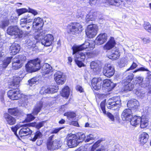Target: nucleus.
I'll return each mask as SVG.
<instances>
[{"instance_id": "5", "label": "nucleus", "mask_w": 151, "mask_h": 151, "mask_svg": "<svg viewBox=\"0 0 151 151\" xmlns=\"http://www.w3.org/2000/svg\"><path fill=\"white\" fill-rule=\"evenodd\" d=\"M67 32L69 33L76 35L82 30V25L80 23L72 22L69 24L67 27Z\"/></svg>"}, {"instance_id": "60", "label": "nucleus", "mask_w": 151, "mask_h": 151, "mask_svg": "<svg viewBox=\"0 0 151 151\" xmlns=\"http://www.w3.org/2000/svg\"><path fill=\"white\" fill-rule=\"evenodd\" d=\"M139 71H149V70L147 68H145V67H141L137 70H134V73H136Z\"/></svg>"}, {"instance_id": "19", "label": "nucleus", "mask_w": 151, "mask_h": 151, "mask_svg": "<svg viewBox=\"0 0 151 151\" xmlns=\"http://www.w3.org/2000/svg\"><path fill=\"white\" fill-rule=\"evenodd\" d=\"M53 40V37L52 35L48 34L42 40L41 43L44 46H49L52 44Z\"/></svg>"}, {"instance_id": "31", "label": "nucleus", "mask_w": 151, "mask_h": 151, "mask_svg": "<svg viewBox=\"0 0 151 151\" xmlns=\"http://www.w3.org/2000/svg\"><path fill=\"white\" fill-rule=\"evenodd\" d=\"M96 13L90 12L87 15L86 17V21L88 22L90 21H94L95 20L96 17Z\"/></svg>"}, {"instance_id": "1", "label": "nucleus", "mask_w": 151, "mask_h": 151, "mask_svg": "<svg viewBox=\"0 0 151 151\" xmlns=\"http://www.w3.org/2000/svg\"><path fill=\"white\" fill-rule=\"evenodd\" d=\"M7 95L12 100H17L20 99L19 103L22 106H26L28 103V100L29 96L21 94L20 91L18 89L9 91L7 92Z\"/></svg>"}, {"instance_id": "49", "label": "nucleus", "mask_w": 151, "mask_h": 151, "mask_svg": "<svg viewBox=\"0 0 151 151\" xmlns=\"http://www.w3.org/2000/svg\"><path fill=\"white\" fill-rule=\"evenodd\" d=\"M49 92L48 88L46 86L42 87L40 91V93L41 94L49 93Z\"/></svg>"}, {"instance_id": "21", "label": "nucleus", "mask_w": 151, "mask_h": 151, "mask_svg": "<svg viewBox=\"0 0 151 151\" xmlns=\"http://www.w3.org/2000/svg\"><path fill=\"white\" fill-rule=\"evenodd\" d=\"M120 56V52L118 49H114L111 51V53L108 55V57L111 59L116 60L118 59Z\"/></svg>"}, {"instance_id": "62", "label": "nucleus", "mask_w": 151, "mask_h": 151, "mask_svg": "<svg viewBox=\"0 0 151 151\" xmlns=\"http://www.w3.org/2000/svg\"><path fill=\"white\" fill-rule=\"evenodd\" d=\"M86 136H85V135L83 134H80L79 135L78 139V140L79 141L80 140H84L85 141V139H86Z\"/></svg>"}, {"instance_id": "53", "label": "nucleus", "mask_w": 151, "mask_h": 151, "mask_svg": "<svg viewBox=\"0 0 151 151\" xmlns=\"http://www.w3.org/2000/svg\"><path fill=\"white\" fill-rule=\"evenodd\" d=\"M133 76L132 74H130L126 78L125 80H124V82L126 83V84L127 83H130L132 80L133 79Z\"/></svg>"}, {"instance_id": "30", "label": "nucleus", "mask_w": 151, "mask_h": 151, "mask_svg": "<svg viewBox=\"0 0 151 151\" xmlns=\"http://www.w3.org/2000/svg\"><path fill=\"white\" fill-rule=\"evenodd\" d=\"M149 136L146 132H142L139 136V140L140 143L143 145L146 143L148 140Z\"/></svg>"}, {"instance_id": "36", "label": "nucleus", "mask_w": 151, "mask_h": 151, "mask_svg": "<svg viewBox=\"0 0 151 151\" xmlns=\"http://www.w3.org/2000/svg\"><path fill=\"white\" fill-rule=\"evenodd\" d=\"M65 116H67V119H68L69 122H70L73 120H75V118L76 117V114L73 112H68L65 113L64 114Z\"/></svg>"}, {"instance_id": "38", "label": "nucleus", "mask_w": 151, "mask_h": 151, "mask_svg": "<svg viewBox=\"0 0 151 151\" xmlns=\"http://www.w3.org/2000/svg\"><path fill=\"white\" fill-rule=\"evenodd\" d=\"M143 78L140 76H137L136 77V79L135 80L137 84H139L141 87H145L147 86V84L143 83Z\"/></svg>"}, {"instance_id": "59", "label": "nucleus", "mask_w": 151, "mask_h": 151, "mask_svg": "<svg viewBox=\"0 0 151 151\" xmlns=\"http://www.w3.org/2000/svg\"><path fill=\"white\" fill-rule=\"evenodd\" d=\"M28 12L31 13L34 16H35L38 14V12L36 10L30 8L29 7L28 8Z\"/></svg>"}, {"instance_id": "61", "label": "nucleus", "mask_w": 151, "mask_h": 151, "mask_svg": "<svg viewBox=\"0 0 151 151\" xmlns=\"http://www.w3.org/2000/svg\"><path fill=\"white\" fill-rule=\"evenodd\" d=\"M107 116L112 121H114V116L109 112H108L107 113Z\"/></svg>"}, {"instance_id": "26", "label": "nucleus", "mask_w": 151, "mask_h": 151, "mask_svg": "<svg viewBox=\"0 0 151 151\" xmlns=\"http://www.w3.org/2000/svg\"><path fill=\"white\" fill-rule=\"evenodd\" d=\"M105 3L107 5H115L119 6L120 5H122L123 4L124 6V3L121 0H105Z\"/></svg>"}, {"instance_id": "17", "label": "nucleus", "mask_w": 151, "mask_h": 151, "mask_svg": "<svg viewBox=\"0 0 151 151\" xmlns=\"http://www.w3.org/2000/svg\"><path fill=\"white\" fill-rule=\"evenodd\" d=\"M19 133V134L20 137H22L30 135L32 134V131L29 128H28L26 125H22Z\"/></svg>"}, {"instance_id": "35", "label": "nucleus", "mask_w": 151, "mask_h": 151, "mask_svg": "<svg viewBox=\"0 0 151 151\" xmlns=\"http://www.w3.org/2000/svg\"><path fill=\"white\" fill-rule=\"evenodd\" d=\"M21 63L19 62L18 60L16 58H14L12 63V68L14 70L17 69L21 67Z\"/></svg>"}, {"instance_id": "14", "label": "nucleus", "mask_w": 151, "mask_h": 151, "mask_svg": "<svg viewBox=\"0 0 151 151\" xmlns=\"http://www.w3.org/2000/svg\"><path fill=\"white\" fill-rule=\"evenodd\" d=\"M55 80L58 84H63L66 80L65 76L63 75L62 72L60 71L55 73L54 75Z\"/></svg>"}, {"instance_id": "57", "label": "nucleus", "mask_w": 151, "mask_h": 151, "mask_svg": "<svg viewBox=\"0 0 151 151\" xmlns=\"http://www.w3.org/2000/svg\"><path fill=\"white\" fill-rule=\"evenodd\" d=\"M9 22L8 20H5L3 21L0 24V27L3 28H4L7 26L9 24Z\"/></svg>"}, {"instance_id": "12", "label": "nucleus", "mask_w": 151, "mask_h": 151, "mask_svg": "<svg viewBox=\"0 0 151 151\" xmlns=\"http://www.w3.org/2000/svg\"><path fill=\"white\" fill-rule=\"evenodd\" d=\"M86 53H84L81 52H78L75 53V60L77 65L79 67L83 65L82 61H83L86 58Z\"/></svg>"}, {"instance_id": "39", "label": "nucleus", "mask_w": 151, "mask_h": 151, "mask_svg": "<svg viewBox=\"0 0 151 151\" xmlns=\"http://www.w3.org/2000/svg\"><path fill=\"white\" fill-rule=\"evenodd\" d=\"M44 33L42 32V30L39 31L37 32H36L34 38L36 40L35 41L37 42L42 39L43 37Z\"/></svg>"}, {"instance_id": "45", "label": "nucleus", "mask_w": 151, "mask_h": 151, "mask_svg": "<svg viewBox=\"0 0 151 151\" xmlns=\"http://www.w3.org/2000/svg\"><path fill=\"white\" fill-rule=\"evenodd\" d=\"M48 88L49 93H53L57 92L58 89V87L56 86H50Z\"/></svg>"}, {"instance_id": "47", "label": "nucleus", "mask_w": 151, "mask_h": 151, "mask_svg": "<svg viewBox=\"0 0 151 151\" xmlns=\"http://www.w3.org/2000/svg\"><path fill=\"white\" fill-rule=\"evenodd\" d=\"M23 18L27 21L28 22H29L30 23L32 22L33 17L32 14H26Z\"/></svg>"}, {"instance_id": "4", "label": "nucleus", "mask_w": 151, "mask_h": 151, "mask_svg": "<svg viewBox=\"0 0 151 151\" xmlns=\"http://www.w3.org/2000/svg\"><path fill=\"white\" fill-rule=\"evenodd\" d=\"M95 47V44L94 42H89L88 41H85V42L81 45L78 46L76 45H74L72 47L73 50V55L75 54L80 51L86 49H88V50H91Z\"/></svg>"}, {"instance_id": "27", "label": "nucleus", "mask_w": 151, "mask_h": 151, "mask_svg": "<svg viewBox=\"0 0 151 151\" xmlns=\"http://www.w3.org/2000/svg\"><path fill=\"white\" fill-rule=\"evenodd\" d=\"M116 84L112 82L109 79H106L103 81V86L105 87H108L109 91L113 89Z\"/></svg>"}, {"instance_id": "28", "label": "nucleus", "mask_w": 151, "mask_h": 151, "mask_svg": "<svg viewBox=\"0 0 151 151\" xmlns=\"http://www.w3.org/2000/svg\"><path fill=\"white\" fill-rule=\"evenodd\" d=\"M141 121V117L135 116L130 120V124L131 125L134 127H137L139 125Z\"/></svg>"}, {"instance_id": "43", "label": "nucleus", "mask_w": 151, "mask_h": 151, "mask_svg": "<svg viewBox=\"0 0 151 151\" xmlns=\"http://www.w3.org/2000/svg\"><path fill=\"white\" fill-rule=\"evenodd\" d=\"M27 43L28 48H34L36 47V44L37 43V41H32V40H27Z\"/></svg>"}, {"instance_id": "16", "label": "nucleus", "mask_w": 151, "mask_h": 151, "mask_svg": "<svg viewBox=\"0 0 151 151\" xmlns=\"http://www.w3.org/2000/svg\"><path fill=\"white\" fill-rule=\"evenodd\" d=\"M133 116L132 111L130 109H126L122 113L121 117L123 121H129Z\"/></svg>"}, {"instance_id": "51", "label": "nucleus", "mask_w": 151, "mask_h": 151, "mask_svg": "<svg viewBox=\"0 0 151 151\" xmlns=\"http://www.w3.org/2000/svg\"><path fill=\"white\" fill-rule=\"evenodd\" d=\"M14 58H17L20 62H21V61H25L26 59V57L23 55H19L17 56Z\"/></svg>"}, {"instance_id": "56", "label": "nucleus", "mask_w": 151, "mask_h": 151, "mask_svg": "<svg viewBox=\"0 0 151 151\" xmlns=\"http://www.w3.org/2000/svg\"><path fill=\"white\" fill-rule=\"evenodd\" d=\"M105 101H104L101 102L100 105L102 111L104 114H106V111L105 110Z\"/></svg>"}, {"instance_id": "58", "label": "nucleus", "mask_w": 151, "mask_h": 151, "mask_svg": "<svg viewBox=\"0 0 151 151\" xmlns=\"http://www.w3.org/2000/svg\"><path fill=\"white\" fill-rule=\"evenodd\" d=\"M5 56V51L0 47V60H2L3 58Z\"/></svg>"}, {"instance_id": "29", "label": "nucleus", "mask_w": 151, "mask_h": 151, "mask_svg": "<svg viewBox=\"0 0 151 151\" xmlns=\"http://www.w3.org/2000/svg\"><path fill=\"white\" fill-rule=\"evenodd\" d=\"M52 70V67L48 64H44L42 67L41 73L43 75L49 73Z\"/></svg>"}, {"instance_id": "9", "label": "nucleus", "mask_w": 151, "mask_h": 151, "mask_svg": "<svg viewBox=\"0 0 151 151\" xmlns=\"http://www.w3.org/2000/svg\"><path fill=\"white\" fill-rule=\"evenodd\" d=\"M98 30V27L95 24L89 25L86 30V34L90 38L94 37L96 35Z\"/></svg>"}, {"instance_id": "18", "label": "nucleus", "mask_w": 151, "mask_h": 151, "mask_svg": "<svg viewBox=\"0 0 151 151\" xmlns=\"http://www.w3.org/2000/svg\"><path fill=\"white\" fill-rule=\"evenodd\" d=\"M107 40V35L105 33L100 34L96 38L94 42L95 45H100L104 43Z\"/></svg>"}, {"instance_id": "40", "label": "nucleus", "mask_w": 151, "mask_h": 151, "mask_svg": "<svg viewBox=\"0 0 151 151\" xmlns=\"http://www.w3.org/2000/svg\"><path fill=\"white\" fill-rule=\"evenodd\" d=\"M8 112L10 114L15 116L19 114V111L17 108H9L8 109Z\"/></svg>"}, {"instance_id": "10", "label": "nucleus", "mask_w": 151, "mask_h": 151, "mask_svg": "<svg viewBox=\"0 0 151 151\" xmlns=\"http://www.w3.org/2000/svg\"><path fill=\"white\" fill-rule=\"evenodd\" d=\"M115 71L114 67L111 64H105L103 70V73L105 76L110 78L114 75Z\"/></svg>"}, {"instance_id": "24", "label": "nucleus", "mask_w": 151, "mask_h": 151, "mask_svg": "<svg viewBox=\"0 0 151 151\" xmlns=\"http://www.w3.org/2000/svg\"><path fill=\"white\" fill-rule=\"evenodd\" d=\"M20 48L19 45L16 43H14L10 47V54L11 55H14L18 52Z\"/></svg>"}, {"instance_id": "55", "label": "nucleus", "mask_w": 151, "mask_h": 151, "mask_svg": "<svg viewBox=\"0 0 151 151\" xmlns=\"http://www.w3.org/2000/svg\"><path fill=\"white\" fill-rule=\"evenodd\" d=\"M101 142L100 140H99L96 142L93 145L91 149V151H96L97 150L96 149V148L99 146V144Z\"/></svg>"}, {"instance_id": "44", "label": "nucleus", "mask_w": 151, "mask_h": 151, "mask_svg": "<svg viewBox=\"0 0 151 151\" xmlns=\"http://www.w3.org/2000/svg\"><path fill=\"white\" fill-rule=\"evenodd\" d=\"M124 87V90L127 91H132L134 87V85L131 83H127Z\"/></svg>"}, {"instance_id": "54", "label": "nucleus", "mask_w": 151, "mask_h": 151, "mask_svg": "<svg viewBox=\"0 0 151 151\" xmlns=\"http://www.w3.org/2000/svg\"><path fill=\"white\" fill-rule=\"evenodd\" d=\"M21 125L19 124L16 125L14 127H12L11 129L12 131L14 133V134L16 136L17 135V131L18 129L21 127Z\"/></svg>"}, {"instance_id": "42", "label": "nucleus", "mask_w": 151, "mask_h": 151, "mask_svg": "<svg viewBox=\"0 0 151 151\" xmlns=\"http://www.w3.org/2000/svg\"><path fill=\"white\" fill-rule=\"evenodd\" d=\"M42 136V133L40 131H37L35 133L34 137H31L30 140L33 142H35L37 139L41 138Z\"/></svg>"}, {"instance_id": "48", "label": "nucleus", "mask_w": 151, "mask_h": 151, "mask_svg": "<svg viewBox=\"0 0 151 151\" xmlns=\"http://www.w3.org/2000/svg\"><path fill=\"white\" fill-rule=\"evenodd\" d=\"M28 9L25 8L17 9L16 10V12L19 16L23 14L26 12H28Z\"/></svg>"}, {"instance_id": "11", "label": "nucleus", "mask_w": 151, "mask_h": 151, "mask_svg": "<svg viewBox=\"0 0 151 151\" xmlns=\"http://www.w3.org/2000/svg\"><path fill=\"white\" fill-rule=\"evenodd\" d=\"M67 144L69 147H76L81 141L78 140L77 136L75 134H70L67 137Z\"/></svg>"}, {"instance_id": "63", "label": "nucleus", "mask_w": 151, "mask_h": 151, "mask_svg": "<svg viewBox=\"0 0 151 151\" xmlns=\"http://www.w3.org/2000/svg\"><path fill=\"white\" fill-rule=\"evenodd\" d=\"M76 89L80 92H83V88L80 85H78L76 86Z\"/></svg>"}, {"instance_id": "37", "label": "nucleus", "mask_w": 151, "mask_h": 151, "mask_svg": "<svg viewBox=\"0 0 151 151\" xmlns=\"http://www.w3.org/2000/svg\"><path fill=\"white\" fill-rule=\"evenodd\" d=\"M21 80V78L20 77H14L13 79L12 83L13 86L14 87L13 88V89H15L19 87V84Z\"/></svg>"}, {"instance_id": "8", "label": "nucleus", "mask_w": 151, "mask_h": 151, "mask_svg": "<svg viewBox=\"0 0 151 151\" xmlns=\"http://www.w3.org/2000/svg\"><path fill=\"white\" fill-rule=\"evenodd\" d=\"M7 33L11 35H14L19 37H22L23 33L20 30L17 26L9 27L7 30Z\"/></svg>"}, {"instance_id": "34", "label": "nucleus", "mask_w": 151, "mask_h": 151, "mask_svg": "<svg viewBox=\"0 0 151 151\" xmlns=\"http://www.w3.org/2000/svg\"><path fill=\"white\" fill-rule=\"evenodd\" d=\"M70 93V89L68 86L65 87L62 89L60 93L61 96L65 97L66 99H67Z\"/></svg>"}, {"instance_id": "41", "label": "nucleus", "mask_w": 151, "mask_h": 151, "mask_svg": "<svg viewBox=\"0 0 151 151\" xmlns=\"http://www.w3.org/2000/svg\"><path fill=\"white\" fill-rule=\"evenodd\" d=\"M12 57H9L5 59L3 61L2 66L3 68H6L8 65L11 62Z\"/></svg>"}, {"instance_id": "2", "label": "nucleus", "mask_w": 151, "mask_h": 151, "mask_svg": "<svg viewBox=\"0 0 151 151\" xmlns=\"http://www.w3.org/2000/svg\"><path fill=\"white\" fill-rule=\"evenodd\" d=\"M40 63V60L38 58L30 60L25 65L27 71L32 73L39 70L41 67Z\"/></svg>"}, {"instance_id": "25", "label": "nucleus", "mask_w": 151, "mask_h": 151, "mask_svg": "<svg viewBox=\"0 0 151 151\" xmlns=\"http://www.w3.org/2000/svg\"><path fill=\"white\" fill-rule=\"evenodd\" d=\"M127 106L129 108H130L137 109L139 106V103L137 100L133 99L128 101Z\"/></svg>"}, {"instance_id": "3", "label": "nucleus", "mask_w": 151, "mask_h": 151, "mask_svg": "<svg viewBox=\"0 0 151 151\" xmlns=\"http://www.w3.org/2000/svg\"><path fill=\"white\" fill-rule=\"evenodd\" d=\"M121 105V101L120 97L115 96L108 99L107 102V107L109 109L119 110Z\"/></svg>"}, {"instance_id": "64", "label": "nucleus", "mask_w": 151, "mask_h": 151, "mask_svg": "<svg viewBox=\"0 0 151 151\" xmlns=\"http://www.w3.org/2000/svg\"><path fill=\"white\" fill-rule=\"evenodd\" d=\"M137 65L136 63H133L132 65L129 68H128L127 70V71H128L130 70H132L135 68L137 67Z\"/></svg>"}, {"instance_id": "46", "label": "nucleus", "mask_w": 151, "mask_h": 151, "mask_svg": "<svg viewBox=\"0 0 151 151\" xmlns=\"http://www.w3.org/2000/svg\"><path fill=\"white\" fill-rule=\"evenodd\" d=\"M95 137L92 134H89L87 135L85 139V142H89L90 140H93L95 139Z\"/></svg>"}, {"instance_id": "32", "label": "nucleus", "mask_w": 151, "mask_h": 151, "mask_svg": "<svg viewBox=\"0 0 151 151\" xmlns=\"http://www.w3.org/2000/svg\"><path fill=\"white\" fill-rule=\"evenodd\" d=\"M29 23L26 20L22 17L20 21V25L21 27L24 28L25 30H29L30 28L29 26L27 25V24Z\"/></svg>"}, {"instance_id": "6", "label": "nucleus", "mask_w": 151, "mask_h": 151, "mask_svg": "<svg viewBox=\"0 0 151 151\" xmlns=\"http://www.w3.org/2000/svg\"><path fill=\"white\" fill-rule=\"evenodd\" d=\"M53 135L50 136L47 143V147L49 150H54L58 149L61 146L60 142L59 139L52 140V138Z\"/></svg>"}, {"instance_id": "52", "label": "nucleus", "mask_w": 151, "mask_h": 151, "mask_svg": "<svg viewBox=\"0 0 151 151\" xmlns=\"http://www.w3.org/2000/svg\"><path fill=\"white\" fill-rule=\"evenodd\" d=\"M39 79L37 77H34L32 78L31 80L28 81L29 84L30 86H32L35 84L38 81Z\"/></svg>"}, {"instance_id": "22", "label": "nucleus", "mask_w": 151, "mask_h": 151, "mask_svg": "<svg viewBox=\"0 0 151 151\" xmlns=\"http://www.w3.org/2000/svg\"><path fill=\"white\" fill-rule=\"evenodd\" d=\"M4 117L7 123L10 125H13L16 122L15 119L8 113H5L4 114Z\"/></svg>"}, {"instance_id": "13", "label": "nucleus", "mask_w": 151, "mask_h": 151, "mask_svg": "<svg viewBox=\"0 0 151 151\" xmlns=\"http://www.w3.org/2000/svg\"><path fill=\"white\" fill-rule=\"evenodd\" d=\"M44 23L42 19L40 17L35 18L32 23V28L34 30L40 31L42 30Z\"/></svg>"}, {"instance_id": "7", "label": "nucleus", "mask_w": 151, "mask_h": 151, "mask_svg": "<svg viewBox=\"0 0 151 151\" xmlns=\"http://www.w3.org/2000/svg\"><path fill=\"white\" fill-rule=\"evenodd\" d=\"M42 105L43 102L42 101L37 102L34 108L32 114H29L27 115V120L28 122H30L35 119V117L34 116L37 114L41 110Z\"/></svg>"}, {"instance_id": "20", "label": "nucleus", "mask_w": 151, "mask_h": 151, "mask_svg": "<svg viewBox=\"0 0 151 151\" xmlns=\"http://www.w3.org/2000/svg\"><path fill=\"white\" fill-rule=\"evenodd\" d=\"M102 83L101 78H94L91 81V85L93 88L95 90H98L100 89Z\"/></svg>"}, {"instance_id": "33", "label": "nucleus", "mask_w": 151, "mask_h": 151, "mask_svg": "<svg viewBox=\"0 0 151 151\" xmlns=\"http://www.w3.org/2000/svg\"><path fill=\"white\" fill-rule=\"evenodd\" d=\"M140 127L141 128H145L149 124V121L148 118L144 116L141 117V121L140 123Z\"/></svg>"}, {"instance_id": "15", "label": "nucleus", "mask_w": 151, "mask_h": 151, "mask_svg": "<svg viewBox=\"0 0 151 151\" xmlns=\"http://www.w3.org/2000/svg\"><path fill=\"white\" fill-rule=\"evenodd\" d=\"M90 67L96 74H98L101 71V63L99 61H93L90 63Z\"/></svg>"}, {"instance_id": "50", "label": "nucleus", "mask_w": 151, "mask_h": 151, "mask_svg": "<svg viewBox=\"0 0 151 151\" xmlns=\"http://www.w3.org/2000/svg\"><path fill=\"white\" fill-rule=\"evenodd\" d=\"M144 27L145 30L148 32H151V25L148 22H145Z\"/></svg>"}, {"instance_id": "23", "label": "nucleus", "mask_w": 151, "mask_h": 151, "mask_svg": "<svg viewBox=\"0 0 151 151\" xmlns=\"http://www.w3.org/2000/svg\"><path fill=\"white\" fill-rule=\"evenodd\" d=\"M115 44L114 38L111 37L110 39L104 46L103 49L105 50H109L113 48Z\"/></svg>"}]
</instances>
